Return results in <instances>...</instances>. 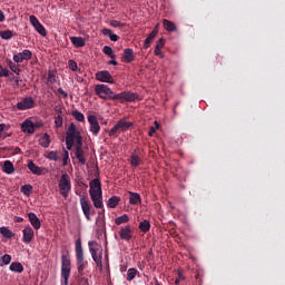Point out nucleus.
Here are the masks:
<instances>
[{
	"instance_id": "obj_1",
	"label": "nucleus",
	"mask_w": 285,
	"mask_h": 285,
	"mask_svg": "<svg viewBox=\"0 0 285 285\" xmlns=\"http://www.w3.org/2000/svg\"><path fill=\"white\" fill-rule=\"evenodd\" d=\"M95 92L97 97L102 98V100H120V101H136L139 99L137 92H131L130 90H124L118 95H115L114 90L108 87V85L99 83L95 87Z\"/></svg>"
},
{
	"instance_id": "obj_2",
	"label": "nucleus",
	"mask_w": 285,
	"mask_h": 285,
	"mask_svg": "<svg viewBox=\"0 0 285 285\" xmlns=\"http://www.w3.org/2000/svg\"><path fill=\"white\" fill-rule=\"evenodd\" d=\"M89 195L96 208H104L102 188L100 178H94L89 183Z\"/></svg>"
},
{
	"instance_id": "obj_3",
	"label": "nucleus",
	"mask_w": 285,
	"mask_h": 285,
	"mask_svg": "<svg viewBox=\"0 0 285 285\" xmlns=\"http://www.w3.org/2000/svg\"><path fill=\"white\" fill-rule=\"evenodd\" d=\"M76 265H77L78 274L80 276H83V272L88 263L87 261H85L81 238H78V240H76Z\"/></svg>"
},
{
	"instance_id": "obj_4",
	"label": "nucleus",
	"mask_w": 285,
	"mask_h": 285,
	"mask_svg": "<svg viewBox=\"0 0 285 285\" xmlns=\"http://www.w3.org/2000/svg\"><path fill=\"white\" fill-rule=\"evenodd\" d=\"M89 252L91 253V257L95 261L96 265L99 268H102V249L99 246L97 240H89L88 242Z\"/></svg>"
},
{
	"instance_id": "obj_5",
	"label": "nucleus",
	"mask_w": 285,
	"mask_h": 285,
	"mask_svg": "<svg viewBox=\"0 0 285 285\" xmlns=\"http://www.w3.org/2000/svg\"><path fill=\"white\" fill-rule=\"evenodd\" d=\"M71 274V261L70 255L63 254L61 255V282L65 285H68V281Z\"/></svg>"
},
{
	"instance_id": "obj_6",
	"label": "nucleus",
	"mask_w": 285,
	"mask_h": 285,
	"mask_svg": "<svg viewBox=\"0 0 285 285\" xmlns=\"http://www.w3.org/2000/svg\"><path fill=\"white\" fill-rule=\"evenodd\" d=\"M132 122H129L125 118H121L120 120L117 121V124L109 130V136L110 137H117L120 131H126L131 128Z\"/></svg>"
},
{
	"instance_id": "obj_7",
	"label": "nucleus",
	"mask_w": 285,
	"mask_h": 285,
	"mask_svg": "<svg viewBox=\"0 0 285 285\" xmlns=\"http://www.w3.org/2000/svg\"><path fill=\"white\" fill-rule=\"evenodd\" d=\"M59 189H60V194L62 195V197L67 198L68 195L71 191V180H70V176L67 175V173H65L63 175H61V178L59 180Z\"/></svg>"
},
{
	"instance_id": "obj_8",
	"label": "nucleus",
	"mask_w": 285,
	"mask_h": 285,
	"mask_svg": "<svg viewBox=\"0 0 285 285\" xmlns=\"http://www.w3.org/2000/svg\"><path fill=\"white\" fill-rule=\"evenodd\" d=\"M75 155H76V158L79 160L80 165L86 166V158H85V150H83V139H82L81 134L77 139Z\"/></svg>"
},
{
	"instance_id": "obj_9",
	"label": "nucleus",
	"mask_w": 285,
	"mask_h": 285,
	"mask_svg": "<svg viewBox=\"0 0 285 285\" xmlns=\"http://www.w3.org/2000/svg\"><path fill=\"white\" fill-rule=\"evenodd\" d=\"M16 108L19 111H26L27 109L36 108V100L32 96H26L21 101H18Z\"/></svg>"
},
{
	"instance_id": "obj_10",
	"label": "nucleus",
	"mask_w": 285,
	"mask_h": 285,
	"mask_svg": "<svg viewBox=\"0 0 285 285\" xmlns=\"http://www.w3.org/2000/svg\"><path fill=\"white\" fill-rule=\"evenodd\" d=\"M88 122H89V130L94 136H98L99 131L101 130V126L98 122V118L96 115H89L88 116Z\"/></svg>"
},
{
	"instance_id": "obj_11",
	"label": "nucleus",
	"mask_w": 285,
	"mask_h": 285,
	"mask_svg": "<svg viewBox=\"0 0 285 285\" xmlns=\"http://www.w3.org/2000/svg\"><path fill=\"white\" fill-rule=\"evenodd\" d=\"M96 79H98V81H102L104 83H115V79L108 70L97 71Z\"/></svg>"
},
{
	"instance_id": "obj_12",
	"label": "nucleus",
	"mask_w": 285,
	"mask_h": 285,
	"mask_svg": "<svg viewBox=\"0 0 285 285\" xmlns=\"http://www.w3.org/2000/svg\"><path fill=\"white\" fill-rule=\"evenodd\" d=\"M81 210L85 214V218L88 219V222L91 220V208L90 200L86 199V197H81L80 199Z\"/></svg>"
},
{
	"instance_id": "obj_13",
	"label": "nucleus",
	"mask_w": 285,
	"mask_h": 285,
	"mask_svg": "<svg viewBox=\"0 0 285 285\" xmlns=\"http://www.w3.org/2000/svg\"><path fill=\"white\" fill-rule=\"evenodd\" d=\"M30 23L35 27L36 31L41 35L42 37H47L46 27L38 20L37 16H30L29 18Z\"/></svg>"
},
{
	"instance_id": "obj_14",
	"label": "nucleus",
	"mask_w": 285,
	"mask_h": 285,
	"mask_svg": "<svg viewBox=\"0 0 285 285\" xmlns=\"http://www.w3.org/2000/svg\"><path fill=\"white\" fill-rule=\"evenodd\" d=\"M32 58V51L30 49H23V51L13 55V61L14 62H23L29 61Z\"/></svg>"
},
{
	"instance_id": "obj_15",
	"label": "nucleus",
	"mask_w": 285,
	"mask_h": 285,
	"mask_svg": "<svg viewBox=\"0 0 285 285\" xmlns=\"http://www.w3.org/2000/svg\"><path fill=\"white\" fill-rule=\"evenodd\" d=\"M68 135L70 136V139L72 141V145H76L78 142V138L80 137L81 132L80 130L77 128V126L75 125V122H71L67 129Z\"/></svg>"
},
{
	"instance_id": "obj_16",
	"label": "nucleus",
	"mask_w": 285,
	"mask_h": 285,
	"mask_svg": "<svg viewBox=\"0 0 285 285\" xmlns=\"http://www.w3.org/2000/svg\"><path fill=\"white\" fill-rule=\"evenodd\" d=\"M119 236L121 240L130 242L132 238V229L130 225H125L119 229Z\"/></svg>"
},
{
	"instance_id": "obj_17",
	"label": "nucleus",
	"mask_w": 285,
	"mask_h": 285,
	"mask_svg": "<svg viewBox=\"0 0 285 285\" xmlns=\"http://www.w3.org/2000/svg\"><path fill=\"white\" fill-rule=\"evenodd\" d=\"M35 238V230L30 225H27L24 229L22 230V240L24 244H30Z\"/></svg>"
},
{
	"instance_id": "obj_18",
	"label": "nucleus",
	"mask_w": 285,
	"mask_h": 285,
	"mask_svg": "<svg viewBox=\"0 0 285 285\" xmlns=\"http://www.w3.org/2000/svg\"><path fill=\"white\" fill-rule=\"evenodd\" d=\"M130 166L138 167L140 164H142V158L139 153V148H135L134 153L130 155Z\"/></svg>"
},
{
	"instance_id": "obj_19",
	"label": "nucleus",
	"mask_w": 285,
	"mask_h": 285,
	"mask_svg": "<svg viewBox=\"0 0 285 285\" xmlns=\"http://www.w3.org/2000/svg\"><path fill=\"white\" fill-rule=\"evenodd\" d=\"M29 223L32 225L33 229L39 230L42 223L40 222L39 217L35 212H30L28 214Z\"/></svg>"
},
{
	"instance_id": "obj_20",
	"label": "nucleus",
	"mask_w": 285,
	"mask_h": 285,
	"mask_svg": "<svg viewBox=\"0 0 285 285\" xmlns=\"http://www.w3.org/2000/svg\"><path fill=\"white\" fill-rule=\"evenodd\" d=\"M22 131L27 132V134H35L36 131V124L32 122V120H24L21 125Z\"/></svg>"
},
{
	"instance_id": "obj_21",
	"label": "nucleus",
	"mask_w": 285,
	"mask_h": 285,
	"mask_svg": "<svg viewBox=\"0 0 285 285\" xmlns=\"http://www.w3.org/2000/svg\"><path fill=\"white\" fill-rule=\"evenodd\" d=\"M158 32H159L158 27H155L154 30L150 32V35H148V37L145 39V42H144L145 50L150 48L153 40L157 37Z\"/></svg>"
},
{
	"instance_id": "obj_22",
	"label": "nucleus",
	"mask_w": 285,
	"mask_h": 285,
	"mask_svg": "<svg viewBox=\"0 0 285 285\" xmlns=\"http://www.w3.org/2000/svg\"><path fill=\"white\" fill-rule=\"evenodd\" d=\"M124 61L125 62H132L135 61V55H134V49L127 48L124 49Z\"/></svg>"
},
{
	"instance_id": "obj_23",
	"label": "nucleus",
	"mask_w": 285,
	"mask_h": 285,
	"mask_svg": "<svg viewBox=\"0 0 285 285\" xmlns=\"http://www.w3.org/2000/svg\"><path fill=\"white\" fill-rule=\"evenodd\" d=\"M2 171L7 173V175H12V173H14V165L12 161H10V159H6Z\"/></svg>"
},
{
	"instance_id": "obj_24",
	"label": "nucleus",
	"mask_w": 285,
	"mask_h": 285,
	"mask_svg": "<svg viewBox=\"0 0 285 285\" xmlns=\"http://www.w3.org/2000/svg\"><path fill=\"white\" fill-rule=\"evenodd\" d=\"M129 195H130L129 197L130 205H139L142 202L139 194H136L135 191H129Z\"/></svg>"
},
{
	"instance_id": "obj_25",
	"label": "nucleus",
	"mask_w": 285,
	"mask_h": 285,
	"mask_svg": "<svg viewBox=\"0 0 285 285\" xmlns=\"http://www.w3.org/2000/svg\"><path fill=\"white\" fill-rule=\"evenodd\" d=\"M28 168L33 175H42V169L39 165H36L35 161L30 160L28 164Z\"/></svg>"
},
{
	"instance_id": "obj_26",
	"label": "nucleus",
	"mask_w": 285,
	"mask_h": 285,
	"mask_svg": "<svg viewBox=\"0 0 285 285\" xmlns=\"http://www.w3.org/2000/svg\"><path fill=\"white\" fill-rule=\"evenodd\" d=\"M70 40L76 48H83L86 46V40L82 37H71Z\"/></svg>"
},
{
	"instance_id": "obj_27",
	"label": "nucleus",
	"mask_w": 285,
	"mask_h": 285,
	"mask_svg": "<svg viewBox=\"0 0 285 285\" xmlns=\"http://www.w3.org/2000/svg\"><path fill=\"white\" fill-rule=\"evenodd\" d=\"M120 202H121V197L114 195L107 200V206H109V208H116V206H118Z\"/></svg>"
},
{
	"instance_id": "obj_28",
	"label": "nucleus",
	"mask_w": 285,
	"mask_h": 285,
	"mask_svg": "<svg viewBox=\"0 0 285 285\" xmlns=\"http://www.w3.org/2000/svg\"><path fill=\"white\" fill-rule=\"evenodd\" d=\"M163 26L165 27L166 31H177V26L174 23V21L163 20Z\"/></svg>"
},
{
	"instance_id": "obj_29",
	"label": "nucleus",
	"mask_w": 285,
	"mask_h": 285,
	"mask_svg": "<svg viewBox=\"0 0 285 285\" xmlns=\"http://www.w3.org/2000/svg\"><path fill=\"white\" fill-rule=\"evenodd\" d=\"M50 142H51V139H50L49 134H45V135H43L42 137H40V139H39V144H40L41 147H43V148L50 147Z\"/></svg>"
},
{
	"instance_id": "obj_30",
	"label": "nucleus",
	"mask_w": 285,
	"mask_h": 285,
	"mask_svg": "<svg viewBox=\"0 0 285 285\" xmlns=\"http://www.w3.org/2000/svg\"><path fill=\"white\" fill-rule=\"evenodd\" d=\"M102 35H105V37H109L112 42H117V40H119V37L115 35L111 29H102Z\"/></svg>"
},
{
	"instance_id": "obj_31",
	"label": "nucleus",
	"mask_w": 285,
	"mask_h": 285,
	"mask_svg": "<svg viewBox=\"0 0 285 285\" xmlns=\"http://www.w3.org/2000/svg\"><path fill=\"white\" fill-rule=\"evenodd\" d=\"M151 224L150 222H148V219H144L142 222L139 223L138 228L142 232V233H148V230H150Z\"/></svg>"
},
{
	"instance_id": "obj_32",
	"label": "nucleus",
	"mask_w": 285,
	"mask_h": 285,
	"mask_svg": "<svg viewBox=\"0 0 285 285\" xmlns=\"http://www.w3.org/2000/svg\"><path fill=\"white\" fill-rule=\"evenodd\" d=\"M13 61L14 62H12V60H8L7 65L12 72H14L19 76V73H21V68L19 67V65H16V60H13Z\"/></svg>"
},
{
	"instance_id": "obj_33",
	"label": "nucleus",
	"mask_w": 285,
	"mask_h": 285,
	"mask_svg": "<svg viewBox=\"0 0 285 285\" xmlns=\"http://www.w3.org/2000/svg\"><path fill=\"white\" fill-rule=\"evenodd\" d=\"M130 217L128 214H122V216L116 217L115 224L116 225H122V224H128Z\"/></svg>"
},
{
	"instance_id": "obj_34",
	"label": "nucleus",
	"mask_w": 285,
	"mask_h": 285,
	"mask_svg": "<svg viewBox=\"0 0 285 285\" xmlns=\"http://www.w3.org/2000/svg\"><path fill=\"white\" fill-rule=\"evenodd\" d=\"M46 158H48V160L58 161L60 160L59 151L51 150L50 153L47 154Z\"/></svg>"
},
{
	"instance_id": "obj_35",
	"label": "nucleus",
	"mask_w": 285,
	"mask_h": 285,
	"mask_svg": "<svg viewBox=\"0 0 285 285\" xmlns=\"http://www.w3.org/2000/svg\"><path fill=\"white\" fill-rule=\"evenodd\" d=\"M137 274H139V271L137 268H129L127 271V282H132Z\"/></svg>"
},
{
	"instance_id": "obj_36",
	"label": "nucleus",
	"mask_w": 285,
	"mask_h": 285,
	"mask_svg": "<svg viewBox=\"0 0 285 285\" xmlns=\"http://www.w3.org/2000/svg\"><path fill=\"white\" fill-rule=\"evenodd\" d=\"M10 271L11 272H18L19 274H21L23 272V266L21 263H11L10 264Z\"/></svg>"
},
{
	"instance_id": "obj_37",
	"label": "nucleus",
	"mask_w": 285,
	"mask_h": 285,
	"mask_svg": "<svg viewBox=\"0 0 285 285\" xmlns=\"http://www.w3.org/2000/svg\"><path fill=\"white\" fill-rule=\"evenodd\" d=\"M0 233L2 236H4V238H13L14 236V233H12V230H10L8 227H1Z\"/></svg>"
},
{
	"instance_id": "obj_38",
	"label": "nucleus",
	"mask_w": 285,
	"mask_h": 285,
	"mask_svg": "<svg viewBox=\"0 0 285 285\" xmlns=\"http://www.w3.org/2000/svg\"><path fill=\"white\" fill-rule=\"evenodd\" d=\"M72 117L79 122H85V115L81 111L75 110L71 112Z\"/></svg>"
},
{
	"instance_id": "obj_39",
	"label": "nucleus",
	"mask_w": 285,
	"mask_h": 285,
	"mask_svg": "<svg viewBox=\"0 0 285 285\" xmlns=\"http://www.w3.org/2000/svg\"><path fill=\"white\" fill-rule=\"evenodd\" d=\"M102 51L106 56L110 57L111 59H116V55L114 53V49L110 46H105Z\"/></svg>"
},
{
	"instance_id": "obj_40",
	"label": "nucleus",
	"mask_w": 285,
	"mask_h": 285,
	"mask_svg": "<svg viewBox=\"0 0 285 285\" xmlns=\"http://www.w3.org/2000/svg\"><path fill=\"white\" fill-rule=\"evenodd\" d=\"M32 189H33V188H32L31 184H24V185L22 186V188H21V191H22L23 195L29 196V195L32 194Z\"/></svg>"
},
{
	"instance_id": "obj_41",
	"label": "nucleus",
	"mask_w": 285,
	"mask_h": 285,
	"mask_svg": "<svg viewBox=\"0 0 285 285\" xmlns=\"http://www.w3.org/2000/svg\"><path fill=\"white\" fill-rule=\"evenodd\" d=\"M68 160H70V154L66 148L62 150V166H68Z\"/></svg>"
},
{
	"instance_id": "obj_42",
	"label": "nucleus",
	"mask_w": 285,
	"mask_h": 285,
	"mask_svg": "<svg viewBox=\"0 0 285 285\" xmlns=\"http://www.w3.org/2000/svg\"><path fill=\"white\" fill-rule=\"evenodd\" d=\"M0 37L3 38L4 40H10V38L14 37V32L10 30L1 31Z\"/></svg>"
},
{
	"instance_id": "obj_43",
	"label": "nucleus",
	"mask_w": 285,
	"mask_h": 285,
	"mask_svg": "<svg viewBox=\"0 0 285 285\" xmlns=\"http://www.w3.org/2000/svg\"><path fill=\"white\" fill-rule=\"evenodd\" d=\"M10 73L11 71L8 70V68H3L2 65H0V78H8Z\"/></svg>"
},
{
	"instance_id": "obj_44",
	"label": "nucleus",
	"mask_w": 285,
	"mask_h": 285,
	"mask_svg": "<svg viewBox=\"0 0 285 285\" xmlns=\"http://www.w3.org/2000/svg\"><path fill=\"white\" fill-rule=\"evenodd\" d=\"M66 145H67L68 150H71V148L73 147V141L71 140V137L68 134V130L66 134Z\"/></svg>"
},
{
	"instance_id": "obj_45",
	"label": "nucleus",
	"mask_w": 285,
	"mask_h": 285,
	"mask_svg": "<svg viewBox=\"0 0 285 285\" xmlns=\"http://www.w3.org/2000/svg\"><path fill=\"white\" fill-rule=\"evenodd\" d=\"M68 67L72 72H76L78 70V63L76 60H68Z\"/></svg>"
},
{
	"instance_id": "obj_46",
	"label": "nucleus",
	"mask_w": 285,
	"mask_h": 285,
	"mask_svg": "<svg viewBox=\"0 0 285 285\" xmlns=\"http://www.w3.org/2000/svg\"><path fill=\"white\" fill-rule=\"evenodd\" d=\"M55 125L57 128H61V126H63V117H61V115H58L55 118Z\"/></svg>"
},
{
	"instance_id": "obj_47",
	"label": "nucleus",
	"mask_w": 285,
	"mask_h": 285,
	"mask_svg": "<svg viewBox=\"0 0 285 285\" xmlns=\"http://www.w3.org/2000/svg\"><path fill=\"white\" fill-rule=\"evenodd\" d=\"M156 126H151L150 129L148 130V136L153 137L155 131L159 128V122L157 120L155 121Z\"/></svg>"
},
{
	"instance_id": "obj_48",
	"label": "nucleus",
	"mask_w": 285,
	"mask_h": 285,
	"mask_svg": "<svg viewBox=\"0 0 285 285\" xmlns=\"http://www.w3.org/2000/svg\"><path fill=\"white\" fill-rule=\"evenodd\" d=\"M11 261H12L11 255L6 254V255L2 256V264L3 265H10Z\"/></svg>"
},
{
	"instance_id": "obj_49",
	"label": "nucleus",
	"mask_w": 285,
	"mask_h": 285,
	"mask_svg": "<svg viewBox=\"0 0 285 285\" xmlns=\"http://www.w3.org/2000/svg\"><path fill=\"white\" fill-rule=\"evenodd\" d=\"M155 56L160 57L161 59H164L165 55L163 53V51L159 49L158 45L156 43L155 46Z\"/></svg>"
},
{
	"instance_id": "obj_50",
	"label": "nucleus",
	"mask_w": 285,
	"mask_h": 285,
	"mask_svg": "<svg viewBox=\"0 0 285 285\" xmlns=\"http://www.w3.org/2000/svg\"><path fill=\"white\" fill-rule=\"evenodd\" d=\"M110 26L111 27H125V23H121V21H118V20H111Z\"/></svg>"
},
{
	"instance_id": "obj_51",
	"label": "nucleus",
	"mask_w": 285,
	"mask_h": 285,
	"mask_svg": "<svg viewBox=\"0 0 285 285\" xmlns=\"http://www.w3.org/2000/svg\"><path fill=\"white\" fill-rule=\"evenodd\" d=\"M165 42H166L165 38H159V40L157 41V46L160 49V51L163 50Z\"/></svg>"
},
{
	"instance_id": "obj_52",
	"label": "nucleus",
	"mask_w": 285,
	"mask_h": 285,
	"mask_svg": "<svg viewBox=\"0 0 285 285\" xmlns=\"http://www.w3.org/2000/svg\"><path fill=\"white\" fill-rule=\"evenodd\" d=\"M58 95H60V97L68 98V92H66V90L62 88L58 89Z\"/></svg>"
},
{
	"instance_id": "obj_53",
	"label": "nucleus",
	"mask_w": 285,
	"mask_h": 285,
	"mask_svg": "<svg viewBox=\"0 0 285 285\" xmlns=\"http://www.w3.org/2000/svg\"><path fill=\"white\" fill-rule=\"evenodd\" d=\"M6 135H4V125H0V139H6Z\"/></svg>"
},
{
	"instance_id": "obj_54",
	"label": "nucleus",
	"mask_w": 285,
	"mask_h": 285,
	"mask_svg": "<svg viewBox=\"0 0 285 285\" xmlns=\"http://www.w3.org/2000/svg\"><path fill=\"white\" fill-rule=\"evenodd\" d=\"M4 20H6L4 12H3V10H0V22H2Z\"/></svg>"
},
{
	"instance_id": "obj_55",
	"label": "nucleus",
	"mask_w": 285,
	"mask_h": 285,
	"mask_svg": "<svg viewBox=\"0 0 285 285\" xmlns=\"http://www.w3.org/2000/svg\"><path fill=\"white\" fill-rule=\"evenodd\" d=\"M108 65H114V67H117L118 62L116 59L109 60Z\"/></svg>"
},
{
	"instance_id": "obj_56",
	"label": "nucleus",
	"mask_w": 285,
	"mask_h": 285,
	"mask_svg": "<svg viewBox=\"0 0 285 285\" xmlns=\"http://www.w3.org/2000/svg\"><path fill=\"white\" fill-rule=\"evenodd\" d=\"M14 219L18 224H21L23 222V217H16Z\"/></svg>"
},
{
	"instance_id": "obj_57",
	"label": "nucleus",
	"mask_w": 285,
	"mask_h": 285,
	"mask_svg": "<svg viewBox=\"0 0 285 285\" xmlns=\"http://www.w3.org/2000/svg\"><path fill=\"white\" fill-rule=\"evenodd\" d=\"M41 126H43V125L40 124V122H36V125H35V130H36V128H40Z\"/></svg>"
},
{
	"instance_id": "obj_58",
	"label": "nucleus",
	"mask_w": 285,
	"mask_h": 285,
	"mask_svg": "<svg viewBox=\"0 0 285 285\" xmlns=\"http://www.w3.org/2000/svg\"><path fill=\"white\" fill-rule=\"evenodd\" d=\"M21 81H22L21 78H17V79H16V83H17L18 86L20 85Z\"/></svg>"
},
{
	"instance_id": "obj_59",
	"label": "nucleus",
	"mask_w": 285,
	"mask_h": 285,
	"mask_svg": "<svg viewBox=\"0 0 285 285\" xmlns=\"http://www.w3.org/2000/svg\"><path fill=\"white\" fill-rule=\"evenodd\" d=\"M178 279H179V282H181V279H185V277L183 276V274H178Z\"/></svg>"
},
{
	"instance_id": "obj_60",
	"label": "nucleus",
	"mask_w": 285,
	"mask_h": 285,
	"mask_svg": "<svg viewBox=\"0 0 285 285\" xmlns=\"http://www.w3.org/2000/svg\"><path fill=\"white\" fill-rule=\"evenodd\" d=\"M179 283H180L179 277H177L176 281H175V285H179Z\"/></svg>"
},
{
	"instance_id": "obj_61",
	"label": "nucleus",
	"mask_w": 285,
	"mask_h": 285,
	"mask_svg": "<svg viewBox=\"0 0 285 285\" xmlns=\"http://www.w3.org/2000/svg\"><path fill=\"white\" fill-rule=\"evenodd\" d=\"M155 285H161V283H159V281L158 279H156V284Z\"/></svg>"
},
{
	"instance_id": "obj_62",
	"label": "nucleus",
	"mask_w": 285,
	"mask_h": 285,
	"mask_svg": "<svg viewBox=\"0 0 285 285\" xmlns=\"http://www.w3.org/2000/svg\"><path fill=\"white\" fill-rule=\"evenodd\" d=\"M179 106V104L177 102L176 105H175V108H174V111H176V108Z\"/></svg>"
},
{
	"instance_id": "obj_63",
	"label": "nucleus",
	"mask_w": 285,
	"mask_h": 285,
	"mask_svg": "<svg viewBox=\"0 0 285 285\" xmlns=\"http://www.w3.org/2000/svg\"><path fill=\"white\" fill-rule=\"evenodd\" d=\"M105 214V208H102V212H99V215Z\"/></svg>"
},
{
	"instance_id": "obj_64",
	"label": "nucleus",
	"mask_w": 285,
	"mask_h": 285,
	"mask_svg": "<svg viewBox=\"0 0 285 285\" xmlns=\"http://www.w3.org/2000/svg\"><path fill=\"white\" fill-rule=\"evenodd\" d=\"M78 81H83V78H77Z\"/></svg>"
}]
</instances>
